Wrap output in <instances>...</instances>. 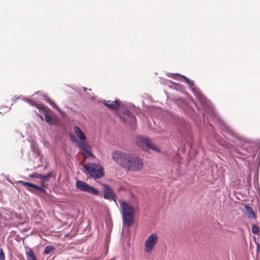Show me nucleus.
Here are the masks:
<instances>
[{
    "label": "nucleus",
    "instance_id": "f8f14e48",
    "mask_svg": "<svg viewBox=\"0 0 260 260\" xmlns=\"http://www.w3.org/2000/svg\"><path fill=\"white\" fill-rule=\"evenodd\" d=\"M45 101L49 103L53 108L57 110L61 114H65L64 112H63L59 107L56 105L55 103L50 98L46 97Z\"/></svg>",
    "mask_w": 260,
    "mask_h": 260
},
{
    "label": "nucleus",
    "instance_id": "5701e85b",
    "mask_svg": "<svg viewBox=\"0 0 260 260\" xmlns=\"http://www.w3.org/2000/svg\"><path fill=\"white\" fill-rule=\"evenodd\" d=\"M5 256L3 249H0V260H5Z\"/></svg>",
    "mask_w": 260,
    "mask_h": 260
},
{
    "label": "nucleus",
    "instance_id": "39448f33",
    "mask_svg": "<svg viewBox=\"0 0 260 260\" xmlns=\"http://www.w3.org/2000/svg\"><path fill=\"white\" fill-rule=\"evenodd\" d=\"M76 187L82 191L87 192L94 195H98L99 194L98 190L83 181L77 180Z\"/></svg>",
    "mask_w": 260,
    "mask_h": 260
},
{
    "label": "nucleus",
    "instance_id": "a211bd4d",
    "mask_svg": "<svg viewBox=\"0 0 260 260\" xmlns=\"http://www.w3.org/2000/svg\"><path fill=\"white\" fill-rule=\"evenodd\" d=\"M55 249L54 247L51 245L47 246L44 251V253L48 254L51 253Z\"/></svg>",
    "mask_w": 260,
    "mask_h": 260
},
{
    "label": "nucleus",
    "instance_id": "412c9836",
    "mask_svg": "<svg viewBox=\"0 0 260 260\" xmlns=\"http://www.w3.org/2000/svg\"><path fill=\"white\" fill-rule=\"evenodd\" d=\"M259 232V228L256 225H253L252 227V232L253 234H257Z\"/></svg>",
    "mask_w": 260,
    "mask_h": 260
},
{
    "label": "nucleus",
    "instance_id": "ddd939ff",
    "mask_svg": "<svg viewBox=\"0 0 260 260\" xmlns=\"http://www.w3.org/2000/svg\"><path fill=\"white\" fill-rule=\"evenodd\" d=\"M75 132L77 137L81 140L84 141L86 140V136L84 133L82 131L80 127L78 126L74 127Z\"/></svg>",
    "mask_w": 260,
    "mask_h": 260
},
{
    "label": "nucleus",
    "instance_id": "f3484780",
    "mask_svg": "<svg viewBox=\"0 0 260 260\" xmlns=\"http://www.w3.org/2000/svg\"><path fill=\"white\" fill-rule=\"evenodd\" d=\"M18 183L23 186L33 188L35 185L31 183L25 182L24 181H19Z\"/></svg>",
    "mask_w": 260,
    "mask_h": 260
},
{
    "label": "nucleus",
    "instance_id": "dca6fc26",
    "mask_svg": "<svg viewBox=\"0 0 260 260\" xmlns=\"http://www.w3.org/2000/svg\"><path fill=\"white\" fill-rule=\"evenodd\" d=\"M18 183L23 186L33 188L35 185L31 183L25 182L24 181H19Z\"/></svg>",
    "mask_w": 260,
    "mask_h": 260
},
{
    "label": "nucleus",
    "instance_id": "f03ea898",
    "mask_svg": "<svg viewBox=\"0 0 260 260\" xmlns=\"http://www.w3.org/2000/svg\"><path fill=\"white\" fill-rule=\"evenodd\" d=\"M121 209L123 220L128 226H131L134 222V207L123 201H119Z\"/></svg>",
    "mask_w": 260,
    "mask_h": 260
},
{
    "label": "nucleus",
    "instance_id": "4468645a",
    "mask_svg": "<svg viewBox=\"0 0 260 260\" xmlns=\"http://www.w3.org/2000/svg\"><path fill=\"white\" fill-rule=\"evenodd\" d=\"M245 208L246 210V215L249 218H255L256 216L254 213L253 209L248 206H245Z\"/></svg>",
    "mask_w": 260,
    "mask_h": 260
},
{
    "label": "nucleus",
    "instance_id": "2eb2a0df",
    "mask_svg": "<svg viewBox=\"0 0 260 260\" xmlns=\"http://www.w3.org/2000/svg\"><path fill=\"white\" fill-rule=\"evenodd\" d=\"M26 256L27 260H38L34 251L31 249L26 251Z\"/></svg>",
    "mask_w": 260,
    "mask_h": 260
},
{
    "label": "nucleus",
    "instance_id": "6e6552de",
    "mask_svg": "<svg viewBox=\"0 0 260 260\" xmlns=\"http://www.w3.org/2000/svg\"><path fill=\"white\" fill-rule=\"evenodd\" d=\"M33 105L36 106L40 111H41L42 112L43 114H44L45 117V121L49 125H52L54 123V119L51 116L47 114V112L46 110L47 107L46 106L40 104H33Z\"/></svg>",
    "mask_w": 260,
    "mask_h": 260
},
{
    "label": "nucleus",
    "instance_id": "6ab92c4d",
    "mask_svg": "<svg viewBox=\"0 0 260 260\" xmlns=\"http://www.w3.org/2000/svg\"><path fill=\"white\" fill-rule=\"evenodd\" d=\"M44 187H45L44 182H43L42 183V187L38 186L37 185H35L34 188L40 191V192H41L42 193H46V191L44 188Z\"/></svg>",
    "mask_w": 260,
    "mask_h": 260
},
{
    "label": "nucleus",
    "instance_id": "9d476101",
    "mask_svg": "<svg viewBox=\"0 0 260 260\" xmlns=\"http://www.w3.org/2000/svg\"><path fill=\"white\" fill-rule=\"evenodd\" d=\"M103 104L109 109L113 110H117L120 106V102L117 100H116L114 101H104Z\"/></svg>",
    "mask_w": 260,
    "mask_h": 260
},
{
    "label": "nucleus",
    "instance_id": "393cba45",
    "mask_svg": "<svg viewBox=\"0 0 260 260\" xmlns=\"http://www.w3.org/2000/svg\"><path fill=\"white\" fill-rule=\"evenodd\" d=\"M38 115H39V116L40 117V118L41 119H42V120H43V119H44L43 116L42 115H39L38 114Z\"/></svg>",
    "mask_w": 260,
    "mask_h": 260
},
{
    "label": "nucleus",
    "instance_id": "9b49d317",
    "mask_svg": "<svg viewBox=\"0 0 260 260\" xmlns=\"http://www.w3.org/2000/svg\"><path fill=\"white\" fill-rule=\"evenodd\" d=\"M51 175H52V174L51 172L49 173L48 174L45 175L38 174L37 173H34L32 174H31L30 177H32V178L40 179L43 181H48L49 179V178H50V177L51 176Z\"/></svg>",
    "mask_w": 260,
    "mask_h": 260
},
{
    "label": "nucleus",
    "instance_id": "b1692460",
    "mask_svg": "<svg viewBox=\"0 0 260 260\" xmlns=\"http://www.w3.org/2000/svg\"><path fill=\"white\" fill-rule=\"evenodd\" d=\"M186 80L187 81V82H188V83L191 85V86H193L194 85V81H192V80H189V79H187L186 78Z\"/></svg>",
    "mask_w": 260,
    "mask_h": 260
},
{
    "label": "nucleus",
    "instance_id": "4be33fe9",
    "mask_svg": "<svg viewBox=\"0 0 260 260\" xmlns=\"http://www.w3.org/2000/svg\"><path fill=\"white\" fill-rule=\"evenodd\" d=\"M83 154L86 155L87 156H90L92 155L91 152L88 149H86L85 150L83 151Z\"/></svg>",
    "mask_w": 260,
    "mask_h": 260
},
{
    "label": "nucleus",
    "instance_id": "423d86ee",
    "mask_svg": "<svg viewBox=\"0 0 260 260\" xmlns=\"http://www.w3.org/2000/svg\"><path fill=\"white\" fill-rule=\"evenodd\" d=\"M157 241L158 237L156 234L150 235L145 242V251L147 253L151 252Z\"/></svg>",
    "mask_w": 260,
    "mask_h": 260
},
{
    "label": "nucleus",
    "instance_id": "f257e3e1",
    "mask_svg": "<svg viewBox=\"0 0 260 260\" xmlns=\"http://www.w3.org/2000/svg\"><path fill=\"white\" fill-rule=\"evenodd\" d=\"M112 155L118 166L128 171L137 172L143 168L142 159L135 154L116 150L112 152Z\"/></svg>",
    "mask_w": 260,
    "mask_h": 260
},
{
    "label": "nucleus",
    "instance_id": "7ed1b4c3",
    "mask_svg": "<svg viewBox=\"0 0 260 260\" xmlns=\"http://www.w3.org/2000/svg\"><path fill=\"white\" fill-rule=\"evenodd\" d=\"M87 174L94 179L101 178L104 175V170L99 165L94 163H87L84 165Z\"/></svg>",
    "mask_w": 260,
    "mask_h": 260
},
{
    "label": "nucleus",
    "instance_id": "0eeeda50",
    "mask_svg": "<svg viewBox=\"0 0 260 260\" xmlns=\"http://www.w3.org/2000/svg\"><path fill=\"white\" fill-rule=\"evenodd\" d=\"M103 190L104 198L105 199L116 201L117 198L116 195L114 190L108 185L104 184L103 185Z\"/></svg>",
    "mask_w": 260,
    "mask_h": 260
},
{
    "label": "nucleus",
    "instance_id": "aec40b11",
    "mask_svg": "<svg viewBox=\"0 0 260 260\" xmlns=\"http://www.w3.org/2000/svg\"><path fill=\"white\" fill-rule=\"evenodd\" d=\"M79 147L83 151L87 149V145L84 142H82L79 144Z\"/></svg>",
    "mask_w": 260,
    "mask_h": 260
},
{
    "label": "nucleus",
    "instance_id": "20e7f679",
    "mask_svg": "<svg viewBox=\"0 0 260 260\" xmlns=\"http://www.w3.org/2000/svg\"><path fill=\"white\" fill-rule=\"evenodd\" d=\"M136 143L137 145L142 149L147 151L149 149H152L156 151H159V149L156 146L152 141L147 137L138 136L136 138Z\"/></svg>",
    "mask_w": 260,
    "mask_h": 260
},
{
    "label": "nucleus",
    "instance_id": "1a4fd4ad",
    "mask_svg": "<svg viewBox=\"0 0 260 260\" xmlns=\"http://www.w3.org/2000/svg\"><path fill=\"white\" fill-rule=\"evenodd\" d=\"M123 122L131 126L134 125L136 122V117L130 112H127L124 116L121 117Z\"/></svg>",
    "mask_w": 260,
    "mask_h": 260
},
{
    "label": "nucleus",
    "instance_id": "a878e982",
    "mask_svg": "<svg viewBox=\"0 0 260 260\" xmlns=\"http://www.w3.org/2000/svg\"><path fill=\"white\" fill-rule=\"evenodd\" d=\"M29 190H30V191H32V192L33 191V190H32V189H29Z\"/></svg>",
    "mask_w": 260,
    "mask_h": 260
}]
</instances>
